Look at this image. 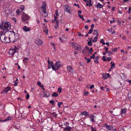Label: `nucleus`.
I'll return each mask as SVG.
<instances>
[{"instance_id": "1", "label": "nucleus", "mask_w": 131, "mask_h": 131, "mask_svg": "<svg viewBox=\"0 0 131 131\" xmlns=\"http://www.w3.org/2000/svg\"><path fill=\"white\" fill-rule=\"evenodd\" d=\"M7 34L9 35L8 37L10 42H14L16 41L19 38V35L17 33H15L13 31H7Z\"/></svg>"}, {"instance_id": "2", "label": "nucleus", "mask_w": 131, "mask_h": 131, "mask_svg": "<svg viewBox=\"0 0 131 131\" xmlns=\"http://www.w3.org/2000/svg\"><path fill=\"white\" fill-rule=\"evenodd\" d=\"M10 23L9 22L4 23L2 22V24H0V28L3 31L7 30L10 29Z\"/></svg>"}, {"instance_id": "3", "label": "nucleus", "mask_w": 131, "mask_h": 131, "mask_svg": "<svg viewBox=\"0 0 131 131\" xmlns=\"http://www.w3.org/2000/svg\"><path fill=\"white\" fill-rule=\"evenodd\" d=\"M0 39L1 41L3 42H5L6 43L10 42V40H9L8 38L6 37L5 36V35L3 34L1 35Z\"/></svg>"}, {"instance_id": "4", "label": "nucleus", "mask_w": 131, "mask_h": 131, "mask_svg": "<svg viewBox=\"0 0 131 131\" xmlns=\"http://www.w3.org/2000/svg\"><path fill=\"white\" fill-rule=\"evenodd\" d=\"M22 21H25V23H28L29 17L25 13L23 12L22 14Z\"/></svg>"}, {"instance_id": "5", "label": "nucleus", "mask_w": 131, "mask_h": 131, "mask_svg": "<svg viewBox=\"0 0 131 131\" xmlns=\"http://www.w3.org/2000/svg\"><path fill=\"white\" fill-rule=\"evenodd\" d=\"M64 10L65 12H67L70 14L72 12L70 11L71 8L68 5H65L64 6Z\"/></svg>"}, {"instance_id": "6", "label": "nucleus", "mask_w": 131, "mask_h": 131, "mask_svg": "<svg viewBox=\"0 0 131 131\" xmlns=\"http://www.w3.org/2000/svg\"><path fill=\"white\" fill-rule=\"evenodd\" d=\"M54 67L55 68V69L54 70L56 71L58 70L59 69V68L60 67L62 66V65L60 63V61H57L54 64Z\"/></svg>"}, {"instance_id": "7", "label": "nucleus", "mask_w": 131, "mask_h": 131, "mask_svg": "<svg viewBox=\"0 0 131 131\" xmlns=\"http://www.w3.org/2000/svg\"><path fill=\"white\" fill-rule=\"evenodd\" d=\"M11 89L10 87L8 86L5 89L3 90L1 93L3 94H5L7 93V92L9 91Z\"/></svg>"}, {"instance_id": "8", "label": "nucleus", "mask_w": 131, "mask_h": 131, "mask_svg": "<svg viewBox=\"0 0 131 131\" xmlns=\"http://www.w3.org/2000/svg\"><path fill=\"white\" fill-rule=\"evenodd\" d=\"M48 58L49 59V58ZM48 65H50V64H51V67H52V69L53 70H55V67H54V66L53 64V62L52 61H51L50 62L49 59L48 60Z\"/></svg>"}, {"instance_id": "9", "label": "nucleus", "mask_w": 131, "mask_h": 131, "mask_svg": "<svg viewBox=\"0 0 131 131\" xmlns=\"http://www.w3.org/2000/svg\"><path fill=\"white\" fill-rule=\"evenodd\" d=\"M35 42L38 46H40L42 44V41L39 39L36 40Z\"/></svg>"}, {"instance_id": "10", "label": "nucleus", "mask_w": 131, "mask_h": 131, "mask_svg": "<svg viewBox=\"0 0 131 131\" xmlns=\"http://www.w3.org/2000/svg\"><path fill=\"white\" fill-rule=\"evenodd\" d=\"M67 69L68 71L71 73H73V69L70 66H67Z\"/></svg>"}, {"instance_id": "11", "label": "nucleus", "mask_w": 131, "mask_h": 131, "mask_svg": "<svg viewBox=\"0 0 131 131\" xmlns=\"http://www.w3.org/2000/svg\"><path fill=\"white\" fill-rule=\"evenodd\" d=\"M23 29L25 32H27L30 30V29L28 27L26 26H24L23 27Z\"/></svg>"}, {"instance_id": "12", "label": "nucleus", "mask_w": 131, "mask_h": 131, "mask_svg": "<svg viewBox=\"0 0 131 131\" xmlns=\"http://www.w3.org/2000/svg\"><path fill=\"white\" fill-rule=\"evenodd\" d=\"M95 116L93 115H91L89 116V117L91 119V121L93 123H94L95 121L94 119V118H95Z\"/></svg>"}, {"instance_id": "13", "label": "nucleus", "mask_w": 131, "mask_h": 131, "mask_svg": "<svg viewBox=\"0 0 131 131\" xmlns=\"http://www.w3.org/2000/svg\"><path fill=\"white\" fill-rule=\"evenodd\" d=\"M71 43L73 48H75L76 49L78 48L79 44L74 42H72Z\"/></svg>"}, {"instance_id": "14", "label": "nucleus", "mask_w": 131, "mask_h": 131, "mask_svg": "<svg viewBox=\"0 0 131 131\" xmlns=\"http://www.w3.org/2000/svg\"><path fill=\"white\" fill-rule=\"evenodd\" d=\"M120 113L119 111H114L113 114V115L114 116H117L120 115Z\"/></svg>"}, {"instance_id": "15", "label": "nucleus", "mask_w": 131, "mask_h": 131, "mask_svg": "<svg viewBox=\"0 0 131 131\" xmlns=\"http://www.w3.org/2000/svg\"><path fill=\"white\" fill-rule=\"evenodd\" d=\"M105 124V126L106 128L108 130H110L113 129V127L112 126L107 125L106 124Z\"/></svg>"}, {"instance_id": "16", "label": "nucleus", "mask_w": 131, "mask_h": 131, "mask_svg": "<svg viewBox=\"0 0 131 131\" xmlns=\"http://www.w3.org/2000/svg\"><path fill=\"white\" fill-rule=\"evenodd\" d=\"M83 47L79 45L78 48H77L75 49V50H78V51H81Z\"/></svg>"}, {"instance_id": "17", "label": "nucleus", "mask_w": 131, "mask_h": 131, "mask_svg": "<svg viewBox=\"0 0 131 131\" xmlns=\"http://www.w3.org/2000/svg\"><path fill=\"white\" fill-rule=\"evenodd\" d=\"M46 3L44 2H43L42 3V6L41 7V8L42 10H46Z\"/></svg>"}, {"instance_id": "18", "label": "nucleus", "mask_w": 131, "mask_h": 131, "mask_svg": "<svg viewBox=\"0 0 131 131\" xmlns=\"http://www.w3.org/2000/svg\"><path fill=\"white\" fill-rule=\"evenodd\" d=\"M50 94L47 91H45L44 92V95L46 97H48Z\"/></svg>"}, {"instance_id": "19", "label": "nucleus", "mask_w": 131, "mask_h": 131, "mask_svg": "<svg viewBox=\"0 0 131 131\" xmlns=\"http://www.w3.org/2000/svg\"><path fill=\"white\" fill-rule=\"evenodd\" d=\"M15 53V51H14V50L12 49H10L9 51V53L10 54H11L12 56H13Z\"/></svg>"}, {"instance_id": "20", "label": "nucleus", "mask_w": 131, "mask_h": 131, "mask_svg": "<svg viewBox=\"0 0 131 131\" xmlns=\"http://www.w3.org/2000/svg\"><path fill=\"white\" fill-rule=\"evenodd\" d=\"M29 59L27 57H26L24 58L23 60V62L27 64L28 63L27 61Z\"/></svg>"}, {"instance_id": "21", "label": "nucleus", "mask_w": 131, "mask_h": 131, "mask_svg": "<svg viewBox=\"0 0 131 131\" xmlns=\"http://www.w3.org/2000/svg\"><path fill=\"white\" fill-rule=\"evenodd\" d=\"M96 6L97 8H102L103 6V5L100 4L99 3Z\"/></svg>"}, {"instance_id": "22", "label": "nucleus", "mask_w": 131, "mask_h": 131, "mask_svg": "<svg viewBox=\"0 0 131 131\" xmlns=\"http://www.w3.org/2000/svg\"><path fill=\"white\" fill-rule=\"evenodd\" d=\"M55 25V28L56 29H57L59 27V21L58 20H57Z\"/></svg>"}, {"instance_id": "23", "label": "nucleus", "mask_w": 131, "mask_h": 131, "mask_svg": "<svg viewBox=\"0 0 131 131\" xmlns=\"http://www.w3.org/2000/svg\"><path fill=\"white\" fill-rule=\"evenodd\" d=\"M94 35H96V36H98L99 33L97 31V30L94 29Z\"/></svg>"}, {"instance_id": "24", "label": "nucleus", "mask_w": 131, "mask_h": 131, "mask_svg": "<svg viewBox=\"0 0 131 131\" xmlns=\"http://www.w3.org/2000/svg\"><path fill=\"white\" fill-rule=\"evenodd\" d=\"M81 115H84L85 116H88L89 114V113L86 111H85L82 113H81Z\"/></svg>"}, {"instance_id": "25", "label": "nucleus", "mask_w": 131, "mask_h": 131, "mask_svg": "<svg viewBox=\"0 0 131 131\" xmlns=\"http://www.w3.org/2000/svg\"><path fill=\"white\" fill-rule=\"evenodd\" d=\"M103 76V78L104 79H106L107 78V73H103L102 74Z\"/></svg>"}, {"instance_id": "26", "label": "nucleus", "mask_w": 131, "mask_h": 131, "mask_svg": "<svg viewBox=\"0 0 131 131\" xmlns=\"http://www.w3.org/2000/svg\"><path fill=\"white\" fill-rule=\"evenodd\" d=\"M58 95L57 93L56 92H54L53 94L52 95V96H54L56 97H57Z\"/></svg>"}, {"instance_id": "27", "label": "nucleus", "mask_w": 131, "mask_h": 131, "mask_svg": "<svg viewBox=\"0 0 131 131\" xmlns=\"http://www.w3.org/2000/svg\"><path fill=\"white\" fill-rule=\"evenodd\" d=\"M98 36H96L94 38V39L92 41L93 42H96L97 41V37Z\"/></svg>"}, {"instance_id": "28", "label": "nucleus", "mask_w": 131, "mask_h": 131, "mask_svg": "<svg viewBox=\"0 0 131 131\" xmlns=\"http://www.w3.org/2000/svg\"><path fill=\"white\" fill-rule=\"evenodd\" d=\"M78 16L83 20H85L84 19V18L83 17V16L82 15H80L79 14H78Z\"/></svg>"}, {"instance_id": "29", "label": "nucleus", "mask_w": 131, "mask_h": 131, "mask_svg": "<svg viewBox=\"0 0 131 131\" xmlns=\"http://www.w3.org/2000/svg\"><path fill=\"white\" fill-rule=\"evenodd\" d=\"M126 110L125 109H123L121 111L120 113H122L123 114H124L126 112Z\"/></svg>"}, {"instance_id": "30", "label": "nucleus", "mask_w": 131, "mask_h": 131, "mask_svg": "<svg viewBox=\"0 0 131 131\" xmlns=\"http://www.w3.org/2000/svg\"><path fill=\"white\" fill-rule=\"evenodd\" d=\"M71 129V128L70 127L68 126L67 127H66L65 128V131H66V130H68L69 131H70V129Z\"/></svg>"}, {"instance_id": "31", "label": "nucleus", "mask_w": 131, "mask_h": 131, "mask_svg": "<svg viewBox=\"0 0 131 131\" xmlns=\"http://www.w3.org/2000/svg\"><path fill=\"white\" fill-rule=\"evenodd\" d=\"M107 53L108 54V56H110L113 54V53L110 51H108V52Z\"/></svg>"}, {"instance_id": "32", "label": "nucleus", "mask_w": 131, "mask_h": 131, "mask_svg": "<svg viewBox=\"0 0 131 131\" xmlns=\"http://www.w3.org/2000/svg\"><path fill=\"white\" fill-rule=\"evenodd\" d=\"M11 119V117H8L7 118H6L5 119V122L7 121H9Z\"/></svg>"}, {"instance_id": "33", "label": "nucleus", "mask_w": 131, "mask_h": 131, "mask_svg": "<svg viewBox=\"0 0 131 131\" xmlns=\"http://www.w3.org/2000/svg\"><path fill=\"white\" fill-rule=\"evenodd\" d=\"M62 88L61 87H59L58 88V89L57 92L59 93L61 92Z\"/></svg>"}, {"instance_id": "34", "label": "nucleus", "mask_w": 131, "mask_h": 131, "mask_svg": "<svg viewBox=\"0 0 131 131\" xmlns=\"http://www.w3.org/2000/svg\"><path fill=\"white\" fill-rule=\"evenodd\" d=\"M12 49L14 50V51H15L16 52L18 50V48H17L15 46L14 47V48Z\"/></svg>"}, {"instance_id": "35", "label": "nucleus", "mask_w": 131, "mask_h": 131, "mask_svg": "<svg viewBox=\"0 0 131 131\" xmlns=\"http://www.w3.org/2000/svg\"><path fill=\"white\" fill-rule=\"evenodd\" d=\"M51 114L52 115V116L54 117L55 118H56L57 116V115L56 114L54 113H51Z\"/></svg>"}, {"instance_id": "36", "label": "nucleus", "mask_w": 131, "mask_h": 131, "mask_svg": "<svg viewBox=\"0 0 131 131\" xmlns=\"http://www.w3.org/2000/svg\"><path fill=\"white\" fill-rule=\"evenodd\" d=\"M88 45L89 46H91L92 45V43L91 41H89L88 43Z\"/></svg>"}, {"instance_id": "37", "label": "nucleus", "mask_w": 131, "mask_h": 131, "mask_svg": "<svg viewBox=\"0 0 131 131\" xmlns=\"http://www.w3.org/2000/svg\"><path fill=\"white\" fill-rule=\"evenodd\" d=\"M95 58V55L93 54L92 56H91L90 58V59H94Z\"/></svg>"}, {"instance_id": "38", "label": "nucleus", "mask_w": 131, "mask_h": 131, "mask_svg": "<svg viewBox=\"0 0 131 131\" xmlns=\"http://www.w3.org/2000/svg\"><path fill=\"white\" fill-rule=\"evenodd\" d=\"M91 131H96V130L95 128H93V127H91Z\"/></svg>"}, {"instance_id": "39", "label": "nucleus", "mask_w": 131, "mask_h": 131, "mask_svg": "<svg viewBox=\"0 0 131 131\" xmlns=\"http://www.w3.org/2000/svg\"><path fill=\"white\" fill-rule=\"evenodd\" d=\"M113 67H115V64L114 63H113L112 64L111 67V69H113Z\"/></svg>"}, {"instance_id": "40", "label": "nucleus", "mask_w": 131, "mask_h": 131, "mask_svg": "<svg viewBox=\"0 0 131 131\" xmlns=\"http://www.w3.org/2000/svg\"><path fill=\"white\" fill-rule=\"evenodd\" d=\"M16 13L18 15H19L20 13V12L19 9H17L16 11Z\"/></svg>"}, {"instance_id": "41", "label": "nucleus", "mask_w": 131, "mask_h": 131, "mask_svg": "<svg viewBox=\"0 0 131 131\" xmlns=\"http://www.w3.org/2000/svg\"><path fill=\"white\" fill-rule=\"evenodd\" d=\"M24 6L23 5H22L21 6L20 8L22 10H23L24 9Z\"/></svg>"}, {"instance_id": "42", "label": "nucleus", "mask_w": 131, "mask_h": 131, "mask_svg": "<svg viewBox=\"0 0 131 131\" xmlns=\"http://www.w3.org/2000/svg\"><path fill=\"white\" fill-rule=\"evenodd\" d=\"M102 59L104 61H106V57L105 56H103L102 58Z\"/></svg>"}, {"instance_id": "43", "label": "nucleus", "mask_w": 131, "mask_h": 131, "mask_svg": "<svg viewBox=\"0 0 131 131\" xmlns=\"http://www.w3.org/2000/svg\"><path fill=\"white\" fill-rule=\"evenodd\" d=\"M93 31V29H91L89 31V32H88V33L89 34H91L92 31Z\"/></svg>"}, {"instance_id": "44", "label": "nucleus", "mask_w": 131, "mask_h": 131, "mask_svg": "<svg viewBox=\"0 0 131 131\" xmlns=\"http://www.w3.org/2000/svg\"><path fill=\"white\" fill-rule=\"evenodd\" d=\"M88 93H89L88 92H84V95L87 96L88 95Z\"/></svg>"}, {"instance_id": "45", "label": "nucleus", "mask_w": 131, "mask_h": 131, "mask_svg": "<svg viewBox=\"0 0 131 131\" xmlns=\"http://www.w3.org/2000/svg\"><path fill=\"white\" fill-rule=\"evenodd\" d=\"M64 124L66 126H68L69 125V123L66 122L64 123Z\"/></svg>"}, {"instance_id": "46", "label": "nucleus", "mask_w": 131, "mask_h": 131, "mask_svg": "<svg viewBox=\"0 0 131 131\" xmlns=\"http://www.w3.org/2000/svg\"><path fill=\"white\" fill-rule=\"evenodd\" d=\"M104 49L105 50V52H106V53H108V52L107 51H108V48H107V47H104Z\"/></svg>"}, {"instance_id": "47", "label": "nucleus", "mask_w": 131, "mask_h": 131, "mask_svg": "<svg viewBox=\"0 0 131 131\" xmlns=\"http://www.w3.org/2000/svg\"><path fill=\"white\" fill-rule=\"evenodd\" d=\"M78 35L79 36H84V35H83L82 34H81V33L80 32H79L78 33Z\"/></svg>"}, {"instance_id": "48", "label": "nucleus", "mask_w": 131, "mask_h": 131, "mask_svg": "<svg viewBox=\"0 0 131 131\" xmlns=\"http://www.w3.org/2000/svg\"><path fill=\"white\" fill-rule=\"evenodd\" d=\"M54 20L56 21L57 20H57V16H56L55 15V14L54 15Z\"/></svg>"}, {"instance_id": "49", "label": "nucleus", "mask_w": 131, "mask_h": 131, "mask_svg": "<svg viewBox=\"0 0 131 131\" xmlns=\"http://www.w3.org/2000/svg\"><path fill=\"white\" fill-rule=\"evenodd\" d=\"M55 15H56L57 16H58V10H56L55 14Z\"/></svg>"}, {"instance_id": "50", "label": "nucleus", "mask_w": 131, "mask_h": 131, "mask_svg": "<svg viewBox=\"0 0 131 131\" xmlns=\"http://www.w3.org/2000/svg\"><path fill=\"white\" fill-rule=\"evenodd\" d=\"M54 101H53V100H51L50 102V103L52 104V105H53L54 104Z\"/></svg>"}, {"instance_id": "51", "label": "nucleus", "mask_w": 131, "mask_h": 131, "mask_svg": "<svg viewBox=\"0 0 131 131\" xmlns=\"http://www.w3.org/2000/svg\"><path fill=\"white\" fill-rule=\"evenodd\" d=\"M112 58L111 57H108L107 58V59L108 61H111L112 60Z\"/></svg>"}, {"instance_id": "52", "label": "nucleus", "mask_w": 131, "mask_h": 131, "mask_svg": "<svg viewBox=\"0 0 131 131\" xmlns=\"http://www.w3.org/2000/svg\"><path fill=\"white\" fill-rule=\"evenodd\" d=\"M94 26V24H91V29H93Z\"/></svg>"}, {"instance_id": "53", "label": "nucleus", "mask_w": 131, "mask_h": 131, "mask_svg": "<svg viewBox=\"0 0 131 131\" xmlns=\"http://www.w3.org/2000/svg\"><path fill=\"white\" fill-rule=\"evenodd\" d=\"M115 21L114 20H111L110 21V23L112 24L113 23H115Z\"/></svg>"}, {"instance_id": "54", "label": "nucleus", "mask_w": 131, "mask_h": 131, "mask_svg": "<svg viewBox=\"0 0 131 131\" xmlns=\"http://www.w3.org/2000/svg\"><path fill=\"white\" fill-rule=\"evenodd\" d=\"M41 82L39 81L37 83V85H39L40 86H41Z\"/></svg>"}, {"instance_id": "55", "label": "nucleus", "mask_w": 131, "mask_h": 131, "mask_svg": "<svg viewBox=\"0 0 131 131\" xmlns=\"http://www.w3.org/2000/svg\"><path fill=\"white\" fill-rule=\"evenodd\" d=\"M90 59H87V61H86V62H87V63H89V62H90L91 61V60H90Z\"/></svg>"}, {"instance_id": "56", "label": "nucleus", "mask_w": 131, "mask_h": 131, "mask_svg": "<svg viewBox=\"0 0 131 131\" xmlns=\"http://www.w3.org/2000/svg\"><path fill=\"white\" fill-rule=\"evenodd\" d=\"M29 97V95L28 94H27L26 95V99H28Z\"/></svg>"}, {"instance_id": "57", "label": "nucleus", "mask_w": 131, "mask_h": 131, "mask_svg": "<svg viewBox=\"0 0 131 131\" xmlns=\"http://www.w3.org/2000/svg\"><path fill=\"white\" fill-rule=\"evenodd\" d=\"M40 87L42 88V89L43 90H45V89L44 88V87L43 85H41Z\"/></svg>"}, {"instance_id": "58", "label": "nucleus", "mask_w": 131, "mask_h": 131, "mask_svg": "<svg viewBox=\"0 0 131 131\" xmlns=\"http://www.w3.org/2000/svg\"><path fill=\"white\" fill-rule=\"evenodd\" d=\"M89 51H90V52H92L93 51V49L92 48H90L89 49Z\"/></svg>"}, {"instance_id": "59", "label": "nucleus", "mask_w": 131, "mask_h": 131, "mask_svg": "<svg viewBox=\"0 0 131 131\" xmlns=\"http://www.w3.org/2000/svg\"><path fill=\"white\" fill-rule=\"evenodd\" d=\"M131 10V7H130L129 8V10H128V11H129V12H128V13L129 14V13H130V12Z\"/></svg>"}, {"instance_id": "60", "label": "nucleus", "mask_w": 131, "mask_h": 131, "mask_svg": "<svg viewBox=\"0 0 131 131\" xmlns=\"http://www.w3.org/2000/svg\"><path fill=\"white\" fill-rule=\"evenodd\" d=\"M117 50V49L116 48H114V49H113V50H112V51H116Z\"/></svg>"}, {"instance_id": "61", "label": "nucleus", "mask_w": 131, "mask_h": 131, "mask_svg": "<svg viewBox=\"0 0 131 131\" xmlns=\"http://www.w3.org/2000/svg\"><path fill=\"white\" fill-rule=\"evenodd\" d=\"M43 10V12L44 13L43 14L45 15L46 13V10Z\"/></svg>"}, {"instance_id": "62", "label": "nucleus", "mask_w": 131, "mask_h": 131, "mask_svg": "<svg viewBox=\"0 0 131 131\" xmlns=\"http://www.w3.org/2000/svg\"><path fill=\"white\" fill-rule=\"evenodd\" d=\"M94 87V85H91V86L90 88V89H92Z\"/></svg>"}, {"instance_id": "63", "label": "nucleus", "mask_w": 131, "mask_h": 131, "mask_svg": "<svg viewBox=\"0 0 131 131\" xmlns=\"http://www.w3.org/2000/svg\"><path fill=\"white\" fill-rule=\"evenodd\" d=\"M126 81L128 82L130 84H131V80H127Z\"/></svg>"}, {"instance_id": "64", "label": "nucleus", "mask_w": 131, "mask_h": 131, "mask_svg": "<svg viewBox=\"0 0 131 131\" xmlns=\"http://www.w3.org/2000/svg\"><path fill=\"white\" fill-rule=\"evenodd\" d=\"M128 96L129 97H130L131 98V93H129L128 94Z\"/></svg>"}]
</instances>
